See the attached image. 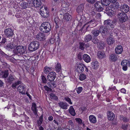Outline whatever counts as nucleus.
<instances>
[{
    "label": "nucleus",
    "instance_id": "1",
    "mask_svg": "<svg viewBox=\"0 0 130 130\" xmlns=\"http://www.w3.org/2000/svg\"><path fill=\"white\" fill-rule=\"evenodd\" d=\"M51 29V26L50 24L46 22L43 23L40 27V30L41 31L46 33L50 32Z\"/></svg>",
    "mask_w": 130,
    "mask_h": 130
},
{
    "label": "nucleus",
    "instance_id": "2",
    "mask_svg": "<svg viewBox=\"0 0 130 130\" xmlns=\"http://www.w3.org/2000/svg\"><path fill=\"white\" fill-rule=\"evenodd\" d=\"M14 53L20 56L26 53V47L22 45L17 46L13 50Z\"/></svg>",
    "mask_w": 130,
    "mask_h": 130
},
{
    "label": "nucleus",
    "instance_id": "3",
    "mask_svg": "<svg viewBox=\"0 0 130 130\" xmlns=\"http://www.w3.org/2000/svg\"><path fill=\"white\" fill-rule=\"evenodd\" d=\"M117 16L119 21L122 22H124L127 21L128 17L124 12L121 11L118 12L117 14Z\"/></svg>",
    "mask_w": 130,
    "mask_h": 130
},
{
    "label": "nucleus",
    "instance_id": "4",
    "mask_svg": "<svg viewBox=\"0 0 130 130\" xmlns=\"http://www.w3.org/2000/svg\"><path fill=\"white\" fill-rule=\"evenodd\" d=\"M40 45L39 42L37 41H32L29 44V50L31 51H33L37 50Z\"/></svg>",
    "mask_w": 130,
    "mask_h": 130
},
{
    "label": "nucleus",
    "instance_id": "5",
    "mask_svg": "<svg viewBox=\"0 0 130 130\" xmlns=\"http://www.w3.org/2000/svg\"><path fill=\"white\" fill-rule=\"evenodd\" d=\"M96 21L94 19H92L89 22H87L82 27L80 30L82 31L85 27L87 29L88 27L92 28L96 25Z\"/></svg>",
    "mask_w": 130,
    "mask_h": 130
},
{
    "label": "nucleus",
    "instance_id": "6",
    "mask_svg": "<svg viewBox=\"0 0 130 130\" xmlns=\"http://www.w3.org/2000/svg\"><path fill=\"white\" fill-rule=\"evenodd\" d=\"M114 23L110 20H107L104 21V25L108 29L112 30L114 28Z\"/></svg>",
    "mask_w": 130,
    "mask_h": 130
},
{
    "label": "nucleus",
    "instance_id": "7",
    "mask_svg": "<svg viewBox=\"0 0 130 130\" xmlns=\"http://www.w3.org/2000/svg\"><path fill=\"white\" fill-rule=\"evenodd\" d=\"M49 12L47 11V8L44 7L42 6L40 9V13L44 18H47L49 16Z\"/></svg>",
    "mask_w": 130,
    "mask_h": 130
},
{
    "label": "nucleus",
    "instance_id": "8",
    "mask_svg": "<svg viewBox=\"0 0 130 130\" xmlns=\"http://www.w3.org/2000/svg\"><path fill=\"white\" fill-rule=\"evenodd\" d=\"M56 77L55 73L54 71H52L48 74L47 77V78L48 80L50 82H53L54 81Z\"/></svg>",
    "mask_w": 130,
    "mask_h": 130
},
{
    "label": "nucleus",
    "instance_id": "9",
    "mask_svg": "<svg viewBox=\"0 0 130 130\" xmlns=\"http://www.w3.org/2000/svg\"><path fill=\"white\" fill-rule=\"evenodd\" d=\"M45 0H34L33 1H32L30 6H33L34 5V6L36 8L40 7L42 4L41 1H44Z\"/></svg>",
    "mask_w": 130,
    "mask_h": 130
},
{
    "label": "nucleus",
    "instance_id": "10",
    "mask_svg": "<svg viewBox=\"0 0 130 130\" xmlns=\"http://www.w3.org/2000/svg\"><path fill=\"white\" fill-rule=\"evenodd\" d=\"M45 34L42 32H39L36 35V38L38 40L41 42L45 41L46 39Z\"/></svg>",
    "mask_w": 130,
    "mask_h": 130
},
{
    "label": "nucleus",
    "instance_id": "11",
    "mask_svg": "<svg viewBox=\"0 0 130 130\" xmlns=\"http://www.w3.org/2000/svg\"><path fill=\"white\" fill-rule=\"evenodd\" d=\"M85 66L83 63H79L77 64L76 71L78 73H81L84 70Z\"/></svg>",
    "mask_w": 130,
    "mask_h": 130
},
{
    "label": "nucleus",
    "instance_id": "12",
    "mask_svg": "<svg viewBox=\"0 0 130 130\" xmlns=\"http://www.w3.org/2000/svg\"><path fill=\"white\" fill-rule=\"evenodd\" d=\"M101 3L100 1L96 2L94 4V7L98 11L100 12L102 11L104 8L102 6L103 5H101Z\"/></svg>",
    "mask_w": 130,
    "mask_h": 130
},
{
    "label": "nucleus",
    "instance_id": "13",
    "mask_svg": "<svg viewBox=\"0 0 130 130\" xmlns=\"http://www.w3.org/2000/svg\"><path fill=\"white\" fill-rule=\"evenodd\" d=\"M4 33L5 35L7 37H11L13 34L12 30L10 28H7L5 29Z\"/></svg>",
    "mask_w": 130,
    "mask_h": 130
},
{
    "label": "nucleus",
    "instance_id": "14",
    "mask_svg": "<svg viewBox=\"0 0 130 130\" xmlns=\"http://www.w3.org/2000/svg\"><path fill=\"white\" fill-rule=\"evenodd\" d=\"M108 28L105 26H100L99 30H100V33L102 36H104L106 34V32L108 31Z\"/></svg>",
    "mask_w": 130,
    "mask_h": 130
},
{
    "label": "nucleus",
    "instance_id": "15",
    "mask_svg": "<svg viewBox=\"0 0 130 130\" xmlns=\"http://www.w3.org/2000/svg\"><path fill=\"white\" fill-rule=\"evenodd\" d=\"M59 106L61 108L67 109H68V107L69 106L66 103L60 102L58 103Z\"/></svg>",
    "mask_w": 130,
    "mask_h": 130
},
{
    "label": "nucleus",
    "instance_id": "16",
    "mask_svg": "<svg viewBox=\"0 0 130 130\" xmlns=\"http://www.w3.org/2000/svg\"><path fill=\"white\" fill-rule=\"evenodd\" d=\"M121 9L123 10L122 12H124L125 13H127L129 11V8L127 5L123 4L121 5Z\"/></svg>",
    "mask_w": 130,
    "mask_h": 130
},
{
    "label": "nucleus",
    "instance_id": "17",
    "mask_svg": "<svg viewBox=\"0 0 130 130\" xmlns=\"http://www.w3.org/2000/svg\"><path fill=\"white\" fill-rule=\"evenodd\" d=\"M105 10L106 12L108 15L111 16L112 13L113 12L112 6H105Z\"/></svg>",
    "mask_w": 130,
    "mask_h": 130
},
{
    "label": "nucleus",
    "instance_id": "18",
    "mask_svg": "<svg viewBox=\"0 0 130 130\" xmlns=\"http://www.w3.org/2000/svg\"><path fill=\"white\" fill-rule=\"evenodd\" d=\"M15 79V77L11 74H10L7 78L6 82L11 84Z\"/></svg>",
    "mask_w": 130,
    "mask_h": 130
},
{
    "label": "nucleus",
    "instance_id": "19",
    "mask_svg": "<svg viewBox=\"0 0 130 130\" xmlns=\"http://www.w3.org/2000/svg\"><path fill=\"white\" fill-rule=\"evenodd\" d=\"M17 89L19 91L20 93L22 94H25L26 90L25 87L24 86L22 85L19 86L17 88Z\"/></svg>",
    "mask_w": 130,
    "mask_h": 130
},
{
    "label": "nucleus",
    "instance_id": "20",
    "mask_svg": "<svg viewBox=\"0 0 130 130\" xmlns=\"http://www.w3.org/2000/svg\"><path fill=\"white\" fill-rule=\"evenodd\" d=\"M122 47L121 45L117 46L115 49V52L117 54H121L123 52Z\"/></svg>",
    "mask_w": 130,
    "mask_h": 130
},
{
    "label": "nucleus",
    "instance_id": "21",
    "mask_svg": "<svg viewBox=\"0 0 130 130\" xmlns=\"http://www.w3.org/2000/svg\"><path fill=\"white\" fill-rule=\"evenodd\" d=\"M83 59L87 63L90 62L91 60L90 56L87 54H84L83 55Z\"/></svg>",
    "mask_w": 130,
    "mask_h": 130
},
{
    "label": "nucleus",
    "instance_id": "22",
    "mask_svg": "<svg viewBox=\"0 0 130 130\" xmlns=\"http://www.w3.org/2000/svg\"><path fill=\"white\" fill-rule=\"evenodd\" d=\"M113 12L115 11L116 10H117L120 8L121 9V5L119 3H116L115 4H114L113 6H112Z\"/></svg>",
    "mask_w": 130,
    "mask_h": 130
},
{
    "label": "nucleus",
    "instance_id": "23",
    "mask_svg": "<svg viewBox=\"0 0 130 130\" xmlns=\"http://www.w3.org/2000/svg\"><path fill=\"white\" fill-rule=\"evenodd\" d=\"M31 109L35 115L37 114L38 110L37 109V105L35 103H32Z\"/></svg>",
    "mask_w": 130,
    "mask_h": 130
},
{
    "label": "nucleus",
    "instance_id": "24",
    "mask_svg": "<svg viewBox=\"0 0 130 130\" xmlns=\"http://www.w3.org/2000/svg\"><path fill=\"white\" fill-rule=\"evenodd\" d=\"M107 43L109 45H111L114 43L115 42V40L111 37H108L107 40Z\"/></svg>",
    "mask_w": 130,
    "mask_h": 130
},
{
    "label": "nucleus",
    "instance_id": "25",
    "mask_svg": "<svg viewBox=\"0 0 130 130\" xmlns=\"http://www.w3.org/2000/svg\"><path fill=\"white\" fill-rule=\"evenodd\" d=\"M84 5L83 4L79 5L77 7L76 9L78 13L82 12L84 9Z\"/></svg>",
    "mask_w": 130,
    "mask_h": 130
},
{
    "label": "nucleus",
    "instance_id": "26",
    "mask_svg": "<svg viewBox=\"0 0 130 130\" xmlns=\"http://www.w3.org/2000/svg\"><path fill=\"white\" fill-rule=\"evenodd\" d=\"M72 18L71 15L68 13H66L63 15V19L67 21H70Z\"/></svg>",
    "mask_w": 130,
    "mask_h": 130
},
{
    "label": "nucleus",
    "instance_id": "27",
    "mask_svg": "<svg viewBox=\"0 0 130 130\" xmlns=\"http://www.w3.org/2000/svg\"><path fill=\"white\" fill-rule=\"evenodd\" d=\"M107 116L108 119L110 120H113L115 118L114 114L112 112L108 111L107 113Z\"/></svg>",
    "mask_w": 130,
    "mask_h": 130
},
{
    "label": "nucleus",
    "instance_id": "28",
    "mask_svg": "<svg viewBox=\"0 0 130 130\" xmlns=\"http://www.w3.org/2000/svg\"><path fill=\"white\" fill-rule=\"evenodd\" d=\"M91 34L95 37L98 36L100 33V30L95 29L92 30L91 32Z\"/></svg>",
    "mask_w": 130,
    "mask_h": 130
},
{
    "label": "nucleus",
    "instance_id": "29",
    "mask_svg": "<svg viewBox=\"0 0 130 130\" xmlns=\"http://www.w3.org/2000/svg\"><path fill=\"white\" fill-rule=\"evenodd\" d=\"M16 46V45L13 43H10L6 45L5 46V47L7 49L9 48L12 49L14 48Z\"/></svg>",
    "mask_w": 130,
    "mask_h": 130
},
{
    "label": "nucleus",
    "instance_id": "30",
    "mask_svg": "<svg viewBox=\"0 0 130 130\" xmlns=\"http://www.w3.org/2000/svg\"><path fill=\"white\" fill-rule=\"evenodd\" d=\"M89 119L90 122L91 123H95L96 122V117L93 115H90L89 116Z\"/></svg>",
    "mask_w": 130,
    "mask_h": 130
},
{
    "label": "nucleus",
    "instance_id": "31",
    "mask_svg": "<svg viewBox=\"0 0 130 130\" xmlns=\"http://www.w3.org/2000/svg\"><path fill=\"white\" fill-rule=\"evenodd\" d=\"M69 112L73 116H74L76 115L75 110L72 106H70L68 109Z\"/></svg>",
    "mask_w": 130,
    "mask_h": 130
},
{
    "label": "nucleus",
    "instance_id": "32",
    "mask_svg": "<svg viewBox=\"0 0 130 130\" xmlns=\"http://www.w3.org/2000/svg\"><path fill=\"white\" fill-rule=\"evenodd\" d=\"M109 58L112 61H116L118 59L117 55L115 54H112L110 56Z\"/></svg>",
    "mask_w": 130,
    "mask_h": 130
},
{
    "label": "nucleus",
    "instance_id": "33",
    "mask_svg": "<svg viewBox=\"0 0 130 130\" xmlns=\"http://www.w3.org/2000/svg\"><path fill=\"white\" fill-rule=\"evenodd\" d=\"M9 74L8 70H5L2 72V77L3 78H6L8 76Z\"/></svg>",
    "mask_w": 130,
    "mask_h": 130
},
{
    "label": "nucleus",
    "instance_id": "34",
    "mask_svg": "<svg viewBox=\"0 0 130 130\" xmlns=\"http://www.w3.org/2000/svg\"><path fill=\"white\" fill-rule=\"evenodd\" d=\"M92 39V37L90 35H88L86 36L84 38L85 42H88Z\"/></svg>",
    "mask_w": 130,
    "mask_h": 130
},
{
    "label": "nucleus",
    "instance_id": "35",
    "mask_svg": "<svg viewBox=\"0 0 130 130\" xmlns=\"http://www.w3.org/2000/svg\"><path fill=\"white\" fill-rule=\"evenodd\" d=\"M101 4L107 6L110 3V2L109 0H101Z\"/></svg>",
    "mask_w": 130,
    "mask_h": 130
},
{
    "label": "nucleus",
    "instance_id": "36",
    "mask_svg": "<svg viewBox=\"0 0 130 130\" xmlns=\"http://www.w3.org/2000/svg\"><path fill=\"white\" fill-rule=\"evenodd\" d=\"M55 69L57 72H60L61 70V64L60 63H58L56 65Z\"/></svg>",
    "mask_w": 130,
    "mask_h": 130
},
{
    "label": "nucleus",
    "instance_id": "37",
    "mask_svg": "<svg viewBox=\"0 0 130 130\" xmlns=\"http://www.w3.org/2000/svg\"><path fill=\"white\" fill-rule=\"evenodd\" d=\"M105 54L103 52L99 51L97 54V56L100 59H102L104 57Z\"/></svg>",
    "mask_w": 130,
    "mask_h": 130
},
{
    "label": "nucleus",
    "instance_id": "38",
    "mask_svg": "<svg viewBox=\"0 0 130 130\" xmlns=\"http://www.w3.org/2000/svg\"><path fill=\"white\" fill-rule=\"evenodd\" d=\"M93 69H95L97 68L99 66L98 62L97 61H93L91 63Z\"/></svg>",
    "mask_w": 130,
    "mask_h": 130
},
{
    "label": "nucleus",
    "instance_id": "39",
    "mask_svg": "<svg viewBox=\"0 0 130 130\" xmlns=\"http://www.w3.org/2000/svg\"><path fill=\"white\" fill-rule=\"evenodd\" d=\"M92 41L94 44H98L99 43L100 40L97 37H93L92 38Z\"/></svg>",
    "mask_w": 130,
    "mask_h": 130
},
{
    "label": "nucleus",
    "instance_id": "40",
    "mask_svg": "<svg viewBox=\"0 0 130 130\" xmlns=\"http://www.w3.org/2000/svg\"><path fill=\"white\" fill-rule=\"evenodd\" d=\"M50 98L51 99L53 100H58V99L57 97L55 95V94L53 93H51L50 94Z\"/></svg>",
    "mask_w": 130,
    "mask_h": 130
},
{
    "label": "nucleus",
    "instance_id": "41",
    "mask_svg": "<svg viewBox=\"0 0 130 130\" xmlns=\"http://www.w3.org/2000/svg\"><path fill=\"white\" fill-rule=\"evenodd\" d=\"M79 44V48L82 50H84L85 48V43L83 42H80Z\"/></svg>",
    "mask_w": 130,
    "mask_h": 130
},
{
    "label": "nucleus",
    "instance_id": "42",
    "mask_svg": "<svg viewBox=\"0 0 130 130\" xmlns=\"http://www.w3.org/2000/svg\"><path fill=\"white\" fill-rule=\"evenodd\" d=\"M47 84L51 88H55L56 87V85L54 83L48 82Z\"/></svg>",
    "mask_w": 130,
    "mask_h": 130
},
{
    "label": "nucleus",
    "instance_id": "43",
    "mask_svg": "<svg viewBox=\"0 0 130 130\" xmlns=\"http://www.w3.org/2000/svg\"><path fill=\"white\" fill-rule=\"evenodd\" d=\"M129 62L128 60H123L121 62V65L122 66H128V63Z\"/></svg>",
    "mask_w": 130,
    "mask_h": 130
},
{
    "label": "nucleus",
    "instance_id": "44",
    "mask_svg": "<svg viewBox=\"0 0 130 130\" xmlns=\"http://www.w3.org/2000/svg\"><path fill=\"white\" fill-rule=\"evenodd\" d=\"M120 119L121 120L123 121L124 122H126L128 121V120L123 116H120Z\"/></svg>",
    "mask_w": 130,
    "mask_h": 130
},
{
    "label": "nucleus",
    "instance_id": "45",
    "mask_svg": "<svg viewBox=\"0 0 130 130\" xmlns=\"http://www.w3.org/2000/svg\"><path fill=\"white\" fill-rule=\"evenodd\" d=\"M31 4L29 6L28 3H27L24 2L22 4V6L24 9H25L26 8L29 7V6H30Z\"/></svg>",
    "mask_w": 130,
    "mask_h": 130
},
{
    "label": "nucleus",
    "instance_id": "46",
    "mask_svg": "<svg viewBox=\"0 0 130 130\" xmlns=\"http://www.w3.org/2000/svg\"><path fill=\"white\" fill-rule=\"evenodd\" d=\"M86 78V75L83 74H80L79 76V79L81 80H83Z\"/></svg>",
    "mask_w": 130,
    "mask_h": 130
},
{
    "label": "nucleus",
    "instance_id": "47",
    "mask_svg": "<svg viewBox=\"0 0 130 130\" xmlns=\"http://www.w3.org/2000/svg\"><path fill=\"white\" fill-rule=\"evenodd\" d=\"M83 89V88L81 87H78L76 89V91L78 94L80 93L82 91Z\"/></svg>",
    "mask_w": 130,
    "mask_h": 130
},
{
    "label": "nucleus",
    "instance_id": "48",
    "mask_svg": "<svg viewBox=\"0 0 130 130\" xmlns=\"http://www.w3.org/2000/svg\"><path fill=\"white\" fill-rule=\"evenodd\" d=\"M42 82L43 83H46L47 81L46 77L43 75H42Z\"/></svg>",
    "mask_w": 130,
    "mask_h": 130
},
{
    "label": "nucleus",
    "instance_id": "49",
    "mask_svg": "<svg viewBox=\"0 0 130 130\" xmlns=\"http://www.w3.org/2000/svg\"><path fill=\"white\" fill-rule=\"evenodd\" d=\"M65 99L66 101L68 102L70 104H72V102L71 101V99L68 97H66L65 98Z\"/></svg>",
    "mask_w": 130,
    "mask_h": 130
},
{
    "label": "nucleus",
    "instance_id": "50",
    "mask_svg": "<svg viewBox=\"0 0 130 130\" xmlns=\"http://www.w3.org/2000/svg\"><path fill=\"white\" fill-rule=\"evenodd\" d=\"M44 88L45 90L47 91H51L52 90V89L51 88H49L46 86H44Z\"/></svg>",
    "mask_w": 130,
    "mask_h": 130
},
{
    "label": "nucleus",
    "instance_id": "51",
    "mask_svg": "<svg viewBox=\"0 0 130 130\" xmlns=\"http://www.w3.org/2000/svg\"><path fill=\"white\" fill-rule=\"evenodd\" d=\"M78 122V123L80 124H82V120L79 118H76L75 119Z\"/></svg>",
    "mask_w": 130,
    "mask_h": 130
},
{
    "label": "nucleus",
    "instance_id": "52",
    "mask_svg": "<svg viewBox=\"0 0 130 130\" xmlns=\"http://www.w3.org/2000/svg\"><path fill=\"white\" fill-rule=\"evenodd\" d=\"M128 125L127 124L123 125L122 126V128L124 129H126L127 128Z\"/></svg>",
    "mask_w": 130,
    "mask_h": 130
},
{
    "label": "nucleus",
    "instance_id": "53",
    "mask_svg": "<svg viewBox=\"0 0 130 130\" xmlns=\"http://www.w3.org/2000/svg\"><path fill=\"white\" fill-rule=\"evenodd\" d=\"M77 57L78 59L80 60H82L83 58H82V54L81 53H79L77 55Z\"/></svg>",
    "mask_w": 130,
    "mask_h": 130
},
{
    "label": "nucleus",
    "instance_id": "54",
    "mask_svg": "<svg viewBox=\"0 0 130 130\" xmlns=\"http://www.w3.org/2000/svg\"><path fill=\"white\" fill-rule=\"evenodd\" d=\"M7 39L3 37L2 38V40L0 42L1 44H4L6 41Z\"/></svg>",
    "mask_w": 130,
    "mask_h": 130
},
{
    "label": "nucleus",
    "instance_id": "55",
    "mask_svg": "<svg viewBox=\"0 0 130 130\" xmlns=\"http://www.w3.org/2000/svg\"><path fill=\"white\" fill-rule=\"evenodd\" d=\"M87 2L89 3L93 4H94L96 1V0H87Z\"/></svg>",
    "mask_w": 130,
    "mask_h": 130
},
{
    "label": "nucleus",
    "instance_id": "56",
    "mask_svg": "<svg viewBox=\"0 0 130 130\" xmlns=\"http://www.w3.org/2000/svg\"><path fill=\"white\" fill-rule=\"evenodd\" d=\"M50 42L52 44H53L54 42V38H51L50 40Z\"/></svg>",
    "mask_w": 130,
    "mask_h": 130
},
{
    "label": "nucleus",
    "instance_id": "57",
    "mask_svg": "<svg viewBox=\"0 0 130 130\" xmlns=\"http://www.w3.org/2000/svg\"><path fill=\"white\" fill-rule=\"evenodd\" d=\"M44 73H47L49 72V71L48 70V69L46 68V67H45L44 68Z\"/></svg>",
    "mask_w": 130,
    "mask_h": 130
},
{
    "label": "nucleus",
    "instance_id": "58",
    "mask_svg": "<svg viewBox=\"0 0 130 130\" xmlns=\"http://www.w3.org/2000/svg\"><path fill=\"white\" fill-rule=\"evenodd\" d=\"M99 43V44L100 45V46L101 47H103L104 46V43L102 41H100Z\"/></svg>",
    "mask_w": 130,
    "mask_h": 130
},
{
    "label": "nucleus",
    "instance_id": "59",
    "mask_svg": "<svg viewBox=\"0 0 130 130\" xmlns=\"http://www.w3.org/2000/svg\"><path fill=\"white\" fill-rule=\"evenodd\" d=\"M17 86L16 85L15 83H13L11 85V87L13 89H15L16 88V86Z\"/></svg>",
    "mask_w": 130,
    "mask_h": 130
},
{
    "label": "nucleus",
    "instance_id": "60",
    "mask_svg": "<svg viewBox=\"0 0 130 130\" xmlns=\"http://www.w3.org/2000/svg\"><path fill=\"white\" fill-rule=\"evenodd\" d=\"M39 120L41 124L42 123L43 121V116L42 115L39 118Z\"/></svg>",
    "mask_w": 130,
    "mask_h": 130
},
{
    "label": "nucleus",
    "instance_id": "61",
    "mask_svg": "<svg viewBox=\"0 0 130 130\" xmlns=\"http://www.w3.org/2000/svg\"><path fill=\"white\" fill-rule=\"evenodd\" d=\"M15 83L17 86L21 84V82L20 81H18L17 82H15Z\"/></svg>",
    "mask_w": 130,
    "mask_h": 130
},
{
    "label": "nucleus",
    "instance_id": "62",
    "mask_svg": "<svg viewBox=\"0 0 130 130\" xmlns=\"http://www.w3.org/2000/svg\"><path fill=\"white\" fill-rule=\"evenodd\" d=\"M123 66V68L122 69H123L125 71H126L127 69V66Z\"/></svg>",
    "mask_w": 130,
    "mask_h": 130
},
{
    "label": "nucleus",
    "instance_id": "63",
    "mask_svg": "<svg viewBox=\"0 0 130 130\" xmlns=\"http://www.w3.org/2000/svg\"><path fill=\"white\" fill-rule=\"evenodd\" d=\"M26 94L28 96L29 98L30 99H31V96L29 94L28 92H26Z\"/></svg>",
    "mask_w": 130,
    "mask_h": 130
},
{
    "label": "nucleus",
    "instance_id": "64",
    "mask_svg": "<svg viewBox=\"0 0 130 130\" xmlns=\"http://www.w3.org/2000/svg\"><path fill=\"white\" fill-rule=\"evenodd\" d=\"M4 85V83L3 81L0 80V87H2Z\"/></svg>",
    "mask_w": 130,
    "mask_h": 130
}]
</instances>
